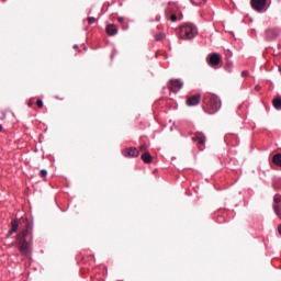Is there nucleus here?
<instances>
[{
  "label": "nucleus",
  "mask_w": 281,
  "mask_h": 281,
  "mask_svg": "<svg viewBox=\"0 0 281 281\" xmlns=\"http://www.w3.org/2000/svg\"><path fill=\"white\" fill-rule=\"evenodd\" d=\"M32 226L26 221V228L18 235V249L22 256H32V241H27V236H32Z\"/></svg>",
  "instance_id": "1"
},
{
  "label": "nucleus",
  "mask_w": 281,
  "mask_h": 281,
  "mask_svg": "<svg viewBox=\"0 0 281 281\" xmlns=\"http://www.w3.org/2000/svg\"><path fill=\"white\" fill-rule=\"evenodd\" d=\"M199 34V29L192 23H184L179 27L178 36L182 41H192Z\"/></svg>",
  "instance_id": "2"
},
{
  "label": "nucleus",
  "mask_w": 281,
  "mask_h": 281,
  "mask_svg": "<svg viewBox=\"0 0 281 281\" xmlns=\"http://www.w3.org/2000/svg\"><path fill=\"white\" fill-rule=\"evenodd\" d=\"M209 113H216L221 109V99L214 94H205L203 99Z\"/></svg>",
  "instance_id": "3"
},
{
  "label": "nucleus",
  "mask_w": 281,
  "mask_h": 281,
  "mask_svg": "<svg viewBox=\"0 0 281 281\" xmlns=\"http://www.w3.org/2000/svg\"><path fill=\"white\" fill-rule=\"evenodd\" d=\"M220 63H221V54L212 53L209 55L207 65H210V67H216V65H220Z\"/></svg>",
  "instance_id": "4"
},
{
  "label": "nucleus",
  "mask_w": 281,
  "mask_h": 281,
  "mask_svg": "<svg viewBox=\"0 0 281 281\" xmlns=\"http://www.w3.org/2000/svg\"><path fill=\"white\" fill-rule=\"evenodd\" d=\"M183 87V82L179 79H172L169 85L170 91H173V93H177L181 91V88Z\"/></svg>",
  "instance_id": "5"
},
{
  "label": "nucleus",
  "mask_w": 281,
  "mask_h": 281,
  "mask_svg": "<svg viewBox=\"0 0 281 281\" xmlns=\"http://www.w3.org/2000/svg\"><path fill=\"white\" fill-rule=\"evenodd\" d=\"M123 157H139V150L135 147L125 148L122 150Z\"/></svg>",
  "instance_id": "6"
},
{
  "label": "nucleus",
  "mask_w": 281,
  "mask_h": 281,
  "mask_svg": "<svg viewBox=\"0 0 281 281\" xmlns=\"http://www.w3.org/2000/svg\"><path fill=\"white\" fill-rule=\"evenodd\" d=\"M251 5L257 12H262L267 5V0H251Z\"/></svg>",
  "instance_id": "7"
},
{
  "label": "nucleus",
  "mask_w": 281,
  "mask_h": 281,
  "mask_svg": "<svg viewBox=\"0 0 281 281\" xmlns=\"http://www.w3.org/2000/svg\"><path fill=\"white\" fill-rule=\"evenodd\" d=\"M199 102H201V94H194L187 99L188 106H196V104H199Z\"/></svg>",
  "instance_id": "8"
},
{
  "label": "nucleus",
  "mask_w": 281,
  "mask_h": 281,
  "mask_svg": "<svg viewBox=\"0 0 281 281\" xmlns=\"http://www.w3.org/2000/svg\"><path fill=\"white\" fill-rule=\"evenodd\" d=\"M105 32L109 34V36H115V34H117V26L114 24H108Z\"/></svg>",
  "instance_id": "9"
},
{
  "label": "nucleus",
  "mask_w": 281,
  "mask_h": 281,
  "mask_svg": "<svg viewBox=\"0 0 281 281\" xmlns=\"http://www.w3.org/2000/svg\"><path fill=\"white\" fill-rule=\"evenodd\" d=\"M142 161H144V164H153V156L150 155V153L145 151L142 156H140Z\"/></svg>",
  "instance_id": "10"
},
{
  "label": "nucleus",
  "mask_w": 281,
  "mask_h": 281,
  "mask_svg": "<svg viewBox=\"0 0 281 281\" xmlns=\"http://www.w3.org/2000/svg\"><path fill=\"white\" fill-rule=\"evenodd\" d=\"M19 229V222H16V220L11 222V229L8 233V236H12V234L16 233V231Z\"/></svg>",
  "instance_id": "11"
},
{
  "label": "nucleus",
  "mask_w": 281,
  "mask_h": 281,
  "mask_svg": "<svg viewBox=\"0 0 281 281\" xmlns=\"http://www.w3.org/2000/svg\"><path fill=\"white\" fill-rule=\"evenodd\" d=\"M272 164L281 168V154H277L272 157Z\"/></svg>",
  "instance_id": "12"
},
{
  "label": "nucleus",
  "mask_w": 281,
  "mask_h": 281,
  "mask_svg": "<svg viewBox=\"0 0 281 281\" xmlns=\"http://www.w3.org/2000/svg\"><path fill=\"white\" fill-rule=\"evenodd\" d=\"M272 104L277 111H281V97L273 99Z\"/></svg>",
  "instance_id": "13"
},
{
  "label": "nucleus",
  "mask_w": 281,
  "mask_h": 281,
  "mask_svg": "<svg viewBox=\"0 0 281 281\" xmlns=\"http://www.w3.org/2000/svg\"><path fill=\"white\" fill-rule=\"evenodd\" d=\"M193 139H194V142H205V139H207V138L205 137V134L198 133V134H195Z\"/></svg>",
  "instance_id": "14"
},
{
  "label": "nucleus",
  "mask_w": 281,
  "mask_h": 281,
  "mask_svg": "<svg viewBox=\"0 0 281 281\" xmlns=\"http://www.w3.org/2000/svg\"><path fill=\"white\" fill-rule=\"evenodd\" d=\"M272 207L277 216L281 220V204H272Z\"/></svg>",
  "instance_id": "15"
},
{
  "label": "nucleus",
  "mask_w": 281,
  "mask_h": 281,
  "mask_svg": "<svg viewBox=\"0 0 281 281\" xmlns=\"http://www.w3.org/2000/svg\"><path fill=\"white\" fill-rule=\"evenodd\" d=\"M192 5H205L207 3V0H190Z\"/></svg>",
  "instance_id": "16"
},
{
  "label": "nucleus",
  "mask_w": 281,
  "mask_h": 281,
  "mask_svg": "<svg viewBox=\"0 0 281 281\" xmlns=\"http://www.w3.org/2000/svg\"><path fill=\"white\" fill-rule=\"evenodd\" d=\"M273 205H281V195L280 194H276L273 196Z\"/></svg>",
  "instance_id": "17"
},
{
  "label": "nucleus",
  "mask_w": 281,
  "mask_h": 281,
  "mask_svg": "<svg viewBox=\"0 0 281 281\" xmlns=\"http://www.w3.org/2000/svg\"><path fill=\"white\" fill-rule=\"evenodd\" d=\"M274 33V36H279L280 35V31H276V30H269L267 32V35L270 36V38H273V36H271V34Z\"/></svg>",
  "instance_id": "18"
},
{
  "label": "nucleus",
  "mask_w": 281,
  "mask_h": 281,
  "mask_svg": "<svg viewBox=\"0 0 281 281\" xmlns=\"http://www.w3.org/2000/svg\"><path fill=\"white\" fill-rule=\"evenodd\" d=\"M156 41H164V38H166V35L164 33H160L158 35L155 36Z\"/></svg>",
  "instance_id": "19"
},
{
  "label": "nucleus",
  "mask_w": 281,
  "mask_h": 281,
  "mask_svg": "<svg viewBox=\"0 0 281 281\" xmlns=\"http://www.w3.org/2000/svg\"><path fill=\"white\" fill-rule=\"evenodd\" d=\"M233 67H234V64H232V63H227V64L225 65L226 71H232Z\"/></svg>",
  "instance_id": "20"
},
{
  "label": "nucleus",
  "mask_w": 281,
  "mask_h": 281,
  "mask_svg": "<svg viewBox=\"0 0 281 281\" xmlns=\"http://www.w3.org/2000/svg\"><path fill=\"white\" fill-rule=\"evenodd\" d=\"M40 175H41V177H42L43 179H45V177H47V170L42 169V170L40 171Z\"/></svg>",
  "instance_id": "21"
},
{
  "label": "nucleus",
  "mask_w": 281,
  "mask_h": 281,
  "mask_svg": "<svg viewBox=\"0 0 281 281\" xmlns=\"http://www.w3.org/2000/svg\"><path fill=\"white\" fill-rule=\"evenodd\" d=\"M95 18H93V16H91V18H88V23L90 24V25H93V23H95Z\"/></svg>",
  "instance_id": "22"
},
{
  "label": "nucleus",
  "mask_w": 281,
  "mask_h": 281,
  "mask_svg": "<svg viewBox=\"0 0 281 281\" xmlns=\"http://www.w3.org/2000/svg\"><path fill=\"white\" fill-rule=\"evenodd\" d=\"M179 19L177 18V15H175V14H172L171 16H170V21L172 22V23H176V21H178Z\"/></svg>",
  "instance_id": "23"
},
{
  "label": "nucleus",
  "mask_w": 281,
  "mask_h": 281,
  "mask_svg": "<svg viewBox=\"0 0 281 281\" xmlns=\"http://www.w3.org/2000/svg\"><path fill=\"white\" fill-rule=\"evenodd\" d=\"M38 109H43V100L38 99L36 102Z\"/></svg>",
  "instance_id": "24"
},
{
  "label": "nucleus",
  "mask_w": 281,
  "mask_h": 281,
  "mask_svg": "<svg viewBox=\"0 0 281 281\" xmlns=\"http://www.w3.org/2000/svg\"><path fill=\"white\" fill-rule=\"evenodd\" d=\"M148 146L146 144L139 146V150H146Z\"/></svg>",
  "instance_id": "25"
},
{
  "label": "nucleus",
  "mask_w": 281,
  "mask_h": 281,
  "mask_svg": "<svg viewBox=\"0 0 281 281\" xmlns=\"http://www.w3.org/2000/svg\"><path fill=\"white\" fill-rule=\"evenodd\" d=\"M119 23H124V18H117Z\"/></svg>",
  "instance_id": "26"
},
{
  "label": "nucleus",
  "mask_w": 281,
  "mask_h": 281,
  "mask_svg": "<svg viewBox=\"0 0 281 281\" xmlns=\"http://www.w3.org/2000/svg\"><path fill=\"white\" fill-rule=\"evenodd\" d=\"M278 233L281 236V224L278 226Z\"/></svg>",
  "instance_id": "27"
},
{
  "label": "nucleus",
  "mask_w": 281,
  "mask_h": 281,
  "mask_svg": "<svg viewBox=\"0 0 281 281\" xmlns=\"http://www.w3.org/2000/svg\"><path fill=\"white\" fill-rule=\"evenodd\" d=\"M203 144H205L204 142H200L199 143V148H201V146H203Z\"/></svg>",
  "instance_id": "28"
},
{
  "label": "nucleus",
  "mask_w": 281,
  "mask_h": 281,
  "mask_svg": "<svg viewBox=\"0 0 281 281\" xmlns=\"http://www.w3.org/2000/svg\"><path fill=\"white\" fill-rule=\"evenodd\" d=\"M241 76H247V71H243V72H241Z\"/></svg>",
  "instance_id": "29"
},
{
  "label": "nucleus",
  "mask_w": 281,
  "mask_h": 281,
  "mask_svg": "<svg viewBox=\"0 0 281 281\" xmlns=\"http://www.w3.org/2000/svg\"><path fill=\"white\" fill-rule=\"evenodd\" d=\"M3 131V125L0 124V132Z\"/></svg>",
  "instance_id": "30"
},
{
  "label": "nucleus",
  "mask_w": 281,
  "mask_h": 281,
  "mask_svg": "<svg viewBox=\"0 0 281 281\" xmlns=\"http://www.w3.org/2000/svg\"><path fill=\"white\" fill-rule=\"evenodd\" d=\"M74 48H75V49H78V45H75Z\"/></svg>",
  "instance_id": "31"
},
{
  "label": "nucleus",
  "mask_w": 281,
  "mask_h": 281,
  "mask_svg": "<svg viewBox=\"0 0 281 281\" xmlns=\"http://www.w3.org/2000/svg\"><path fill=\"white\" fill-rule=\"evenodd\" d=\"M29 106H32V102H29Z\"/></svg>",
  "instance_id": "32"
}]
</instances>
